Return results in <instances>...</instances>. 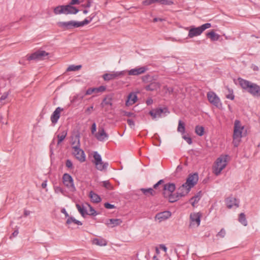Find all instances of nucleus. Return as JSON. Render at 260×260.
<instances>
[{
  "instance_id": "60",
  "label": "nucleus",
  "mask_w": 260,
  "mask_h": 260,
  "mask_svg": "<svg viewBox=\"0 0 260 260\" xmlns=\"http://www.w3.org/2000/svg\"><path fill=\"white\" fill-rule=\"evenodd\" d=\"M104 207L107 209H113L115 208V206L114 205L111 204L109 203H106L104 204Z\"/></svg>"
},
{
  "instance_id": "39",
  "label": "nucleus",
  "mask_w": 260,
  "mask_h": 260,
  "mask_svg": "<svg viewBox=\"0 0 260 260\" xmlns=\"http://www.w3.org/2000/svg\"><path fill=\"white\" fill-rule=\"evenodd\" d=\"M95 16V14H91L88 18L85 19L83 21H81L82 25H85L89 24Z\"/></svg>"
},
{
  "instance_id": "34",
  "label": "nucleus",
  "mask_w": 260,
  "mask_h": 260,
  "mask_svg": "<svg viewBox=\"0 0 260 260\" xmlns=\"http://www.w3.org/2000/svg\"><path fill=\"white\" fill-rule=\"evenodd\" d=\"M67 135V132L65 131L61 132V134L57 135V137L58 139L57 145H59L66 138Z\"/></svg>"
},
{
  "instance_id": "2",
  "label": "nucleus",
  "mask_w": 260,
  "mask_h": 260,
  "mask_svg": "<svg viewBox=\"0 0 260 260\" xmlns=\"http://www.w3.org/2000/svg\"><path fill=\"white\" fill-rule=\"evenodd\" d=\"M244 126L241 125L239 120H236L234 122L233 141V143L235 147H238L241 142L242 137V132L244 131Z\"/></svg>"
},
{
  "instance_id": "15",
  "label": "nucleus",
  "mask_w": 260,
  "mask_h": 260,
  "mask_svg": "<svg viewBox=\"0 0 260 260\" xmlns=\"http://www.w3.org/2000/svg\"><path fill=\"white\" fill-rule=\"evenodd\" d=\"M225 203L228 208L231 209L233 207L238 208L239 207V202L234 197H230L225 200Z\"/></svg>"
},
{
  "instance_id": "55",
  "label": "nucleus",
  "mask_w": 260,
  "mask_h": 260,
  "mask_svg": "<svg viewBox=\"0 0 260 260\" xmlns=\"http://www.w3.org/2000/svg\"><path fill=\"white\" fill-rule=\"evenodd\" d=\"M123 115L129 117H135L136 116V115L135 114V113H132V112H126V111L123 112Z\"/></svg>"
},
{
  "instance_id": "13",
  "label": "nucleus",
  "mask_w": 260,
  "mask_h": 260,
  "mask_svg": "<svg viewBox=\"0 0 260 260\" xmlns=\"http://www.w3.org/2000/svg\"><path fill=\"white\" fill-rule=\"evenodd\" d=\"M190 226H199L201 222V214L199 213H191L190 214Z\"/></svg>"
},
{
  "instance_id": "58",
  "label": "nucleus",
  "mask_w": 260,
  "mask_h": 260,
  "mask_svg": "<svg viewBox=\"0 0 260 260\" xmlns=\"http://www.w3.org/2000/svg\"><path fill=\"white\" fill-rule=\"evenodd\" d=\"M127 122L128 124V125L131 127V128H134V126H135V122L134 121L131 119H128L127 120Z\"/></svg>"
},
{
  "instance_id": "61",
  "label": "nucleus",
  "mask_w": 260,
  "mask_h": 260,
  "mask_svg": "<svg viewBox=\"0 0 260 260\" xmlns=\"http://www.w3.org/2000/svg\"><path fill=\"white\" fill-rule=\"evenodd\" d=\"M164 181L162 179L161 180H160L159 181H158L156 184H155L153 186V189H157V187H158V186L159 185H160L162 183H163Z\"/></svg>"
},
{
  "instance_id": "24",
  "label": "nucleus",
  "mask_w": 260,
  "mask_h": 260,
  "mask_svg": "<svg viewBox=\"0 0 260 260\" xmlns=\"http://www.w3.org/2000/svg\"><path fill=\"white\" fill-rule=\"evenodd\" d=\"M137 96L135 93L133 92L130 93L128 94L127 99L125 102L126 106H129L133 105L137 102Z\"/></svg>"
},
{
  "instance_id": "41",
  "label": "nucleus",
  "mask_w": 260,
  "mask_h": 260,
  "mask_svg": "<svg viewBox=\"0 0 260 260\" xmlns=\"http://www.w3.org/2000/svg\"><path fill=\"white\" fill-rule=\"evenodd\" d=\"M195 132L198 135L202 136L204 133V128L202 126L197 125L196 127Z\"/></svg>"
},
{
  "instance_id": "5",
  "label": "nucleus",
  "mask_w": 260,
  "mask_h": 260,
  "mask_svg": "<svg viewBox=\"0 0 260 260\" xmlns=\"http://www.w3.org/2000/svg\"><path fill=\"white\" fill-rule=\"evenodd\" d=\"M211 24L210 23H207L202 25L198 27H192L188 32V37L192 38L194 37L200 35L205 29L210 28Z\"/></svg>"
},
{
  "instance_id": "11",
  "label": "nucleus",
  "mask_w": 260,
  "mask_h": 260,
  "mask_svg": "<svg viewBox=\"0 0 260 260\" xmlns=\"http://www.w3.org/2000/svg\"><path fill=\"white\" fill-rule=\"evenodd\" d=\"M72 154L80 162H84L86 160V155L84 151L81 149L80 147L72 149Z\"/></svg>"
},
{
  "instance_id": "36",
  "label": "nucleus",
  "mask_w": 260,
  "mask_h": 260,
  "mask_svg": "<svg viewBox=\"0 0 260 260\" xmlns=\"http://www.w3.org/2000/svg\"><path fill=\"white\" fill-rule=\"evenodd\" d=\"M239 221L244 226L247 225V221L246 219L245 215L243 213L240 214L239 216Z\"/></svg>"
},
{
  "instance_id": "59",
  "label": "nucleus",
  "mask_w": 260,
  "mask_h": 260,
  "mask_svg": "<svg viewBox=\"0 0 260 260\" xmlns=\"http://www.w3.org/2000/svg\"><path fill=\"white\" fill-rule=\"evenodd\" d=\"M93 106H91L89 107H88L86 110H85V113L88 114V115H90L92 111H93Z\"/></svg>"
},
{
  "instance_id": "48",
  "label": "nucleus",
  "mask_w": 260,
  "mask_h": 260,
  "mask_svg": "<svg viewBox=\"0 0 260 260\" xmlns=\"http://www.w3.org/2000/svg\"><path fill=\"white\" fill-rule=\"evenodd\" d=\"M170 255L171 256L173 255L178 256L177 250L176 248H174L173 246H172L170 248Z\"/></svg>"
},
{
  "instance_id": "43",
  "label": "nucleus",
  "mask_w": 260,
  "mask_h": 260,
  "mask_svg": "<svg viewBox=\"0 0 260 260\" xmlns=\"http://www.w3.org/2000/svg\"><path fill=\"white\" fill-rule=\"evenodd\" d=\"M187 189V186H184L183 187V188H182V186H180L179 188H178V192H177V193L178 194V196L180 197H184L185 196H186L187 193H185V191H186V189Z\"/></svg>"
},
{
  "instance_id": "28",
  "label": "nucleus",
  "mask_w": 260,
  "mask_h": 260,
  "mask_svg": "<svg viewBox=\"0 0 260 260\" xmlns=\"http://www.w3.org/2000/svg\"><path fill=\"white\" fill-rule=\"evenodd\" d=\"M92 243L94 245H96L100 246H104L107 245V242L104 238H94L92 240Z\"/></svg>"
},
{
  "instance_id": "30",
  "label": "nucleus",
  "mask_w": 260,
  "mask_h": 260,
  "mask_svg": "<svg viewBox=\"0 0 260 260\" xmlns=\"http://www.w3.org/2000/svg\"><path fill=\"white\" fill-rule=\"evenodd\" d=\"M89 197L93 203H98L101 201V197L92 191H90Z\"/></svg>"
},
{
  "instance_id": "37",
  "label": "nucleus",
  "mask_w": 260,
  "mask_h": 260,
  "mask_svg": "<svg viewBox=\"0 0 260 260\" xmlns=\"http://www.w3.org/2000/svg\"><path fill=\"white\" fill-rule=\"evenodd\" d=\"M66 223L68 224H70L72 223H74L77 225H80L82 224V223L81 221H80L78 220H76L75 218H74V217H69L68 218Z\"/></svg>"
},
{
  "instance_id": "12",
  "label": "nucleus",
  "mask_w": 260,
  "mask_h": 260,
  "mask_svg": "<svg viewBox=\"0 0 260 260\" xmlns=\"http://www.w3.org/2000/svg\"><path fill=\"white\" fill-rule=\"evenodd\" d=\"M125 73V71H122L120 72H112L109 73L105 74L103 77L104 80L109 81L116 79L119 77L123 76Z\"/></svg>"
},
{
  "instance_id": "44",
  "label": "nucleus",
  "mask_w": 260,
  "mask_h": 260,
  "mask_svg": "<svg viewBox=\"0 0 260 260\" xmlns=\"http://www.w3.org/2000/svg\"><path fill=\"white\" fill-rule=\"evenodd\" d=\"M177 129L179 132H180L182 134H184L185 133L184 124L181 120L179 121Z\"/></svg>"
},
{
  "instance_id": "14",
  "label": "nucleus",
  "mask_w": 260,
  "mask_h": 260,
  "mask_svg": "<svg viewBox=\"0 0 260 260\" xmlns=\"http://www.w3.org/2000/svg\"><path fill=\"white\" fill-rule=\"evenodd\" d=\"M171 216V213L169 211H165L156 214L155 220H158L159 222L168 219Z\"/></svg>"
},
{
  "instance_id": "38",
  "label": "nucleus",
  "mask_w": 260,
  "mask_h": 260,
  "mask_svg": "<svg viewBox=\"0 0 260 260\" xmlns=\"http://www.w3.org/2000/svg\"><path fill=\"white\" fill-rule=\"evenodd\" d=\"M76 207L82 216L84 217L85 215H87L86 210L84 208V206H81L79 204H76Z\"/></svg>"
},
{
  "instance_id": "64",
  "label": "nucleus",
  "mask_w": 260,
  "mask_h": 260,
  "mask_svg": "<svg viewBox=\"0 0 260 260\" xmlns=\"http://www.w3.org/2000/svg\"><path fill=\"white\" fill-rule=\"evenodd\" d=\"M96 131V124L93 123L91 126V133L94 134Z\"/></svg>"
},
{
  "instance_id": "7",
  "label": "nucleus",
  "mask_w": 260,
  "mask_h": 260,
  "mask_svg": "<svg viewBox=\"0 0 260 260\" xmlns=\"http://www.w3.org/2000/svg\"><path fill=\"white\" fill-rule=\"evenodd\" d=\"M207 99L210 104L217 108H221L222 103L218 95L213 91H209L207 94Z\"/></svg>"
},
{
  "instance_id": "52",
  "label": "nucleus",
  "mask_w": 260,
  "mask_h": 260,
  "mask_svg": "<svg viewBox=\"0 0 260 260\" xmlns=\"http://www.w3.org/2000/svg\"><path fill=\"white\" fill-rule=\"evenodd\" d=\"M88 207L90 208V210H89V213H87V214L90 215H96V213L95 210L89 205H88Z\"/></svg>"
},
{
  "instance_id": "42",
  "label": "nucleus",
  "mask_w": 260,
  "mask_h": 260,
  "mask_svg": "<svg viewBox=\"0 0 260 260\" xmlns=\"http://www.w3.org/2000/svg\"><path fill=\"white\" fill-rule=\"evenodd\" d=\"M82 68L81 65H70L67 69V72L78 71Z\"/></svg>"
},
{
  "instance_id": "19",
  "label": "nucleus",
  "mask_w": 260,
  "mask_h": 260,
  "mask_svg": "<svg viewBox=\"0 0 260 260\" xmlns=\"http://www.w3.org/2000/svg\"><path fill=\"white\" fill-rule=\"evenodd\" d=\"M63 110V108L57 107L51 116V121L54 124H56L60 117V112Z\"/></svg>"
},
{
  "instance_id": "32",
  "label": "nucleus",
  "mask_w": 260,
  "mask_h": 260,
  "mask_svg": "<svg viewBox=\"0 0 260 260\" xmlns=\"http://www.w3.org/2000/svg\"><path fill=\"white\" fill-rule=\"evenodd\" d=\"M64 5L58 6L54 8L53 12L55 15L64 14Z\"/></svg>"
},
{
  "instance_id": "50",
  "label": "nucleus",
  "mask_w": 260,
  "mask_h": 260,
  "mask_svg": "<svg viewBox=\"0 0 260 260\" xmlns=\"http://www.w3.org/2000/svg\"><path fill=\"white\" fill-rule=\"evenodd\" d=\"M159 247L160 249H162V250H164L165 252H166V255L169 258H170V259L171 260V257L169 255V254H168L167 253V247L164 245V244H160L159 245Z\"/></svg>"
},
{
  "instance_id": "6",
  "label": "nucleus",
  "mask_w": 260,
  "mask_h": 260,
  "mask_svg": "<svg viewBox=\"0 0 260 260\" xmlns=\"http://www.w3.org/2000/svg\"><path fill=\"white\" fill-rule=\"evenodd\" d=\"M94 164L96 168L99 171H104L107 169L108 167V162H104L102 161L101 155L95 151L93 152Z\"/></svg>"
},
{
  "instance_id": "26",
  "label": "nucleus",
  "mask_w": 260,
  "mask_h": 260,
  "mask_svg": "<svg viewBox=\"0 0 260 260\" xmlns=\"http://www.w3.org/2000/svg\"><path fill=\"white\" fill-rule=\"evenodd\" d=\"M85 93L83 92H80L79 93L76 94L73 96L71 100V102L73 104H79L81 102L85 96Z\"/></svg>"
},
{
  "instance_id": "63",
  "label": "nucleus",
  "mask_w": 260,
  "mask_h": 260,
  "mask_svg": "<svg viewBox=\"0 0 260 260\" xmlns=\"http://www.w3.org/2000/svg\"><path fill=\"white\" fill-rule=\"evenodd\" d=\"M79 4H80L79 0H71V2L69 3V4L72 6H73V5H79Z\"/></svg>"
},
{
  "instance_id": "3",
  "label": "nucleus",
  "mask_w": 260,
  "mask_h": 260,
  "mask_svg": "<svg viewBox=\"0 0 260 260\" xmlns=\"http://www.w3.org/2000/svg\"><path fill=\"white\" fill-rule=\"evenodd\" d=\"M228 157V155H222L216 159L213 167V173L215 175H219L225 168L227 165Z\"/></svg>"
},
{
  "instance_id": "10",
  "label": "nucleus",
  "mask_w": 260,
  "mask_h": 260,
  "mask_svg": "<svg viewBox=\"0 0 260 260\" xmlns=\"http://www.w3.org/2000/svg\"><path fill=\"white\" fill-rule=\"evenodd\" d=\"M49 53L44 50H38L28 56L27 60H42L47 57Z\"/></svg>"
},
{
  "instance_id": "25",
  "label": "nucleus",
  "mask_w": 260,
  "mask_h": 260,
  "mask_svg": "<svg viewBox=\"0 0 260 260\" xmlns=\"http://www.w3.org/2000/svg\"><path fill=\"white\" fill-rule=\"evenodd\" d=\"M176 187L174 183H167L163 186V193H167L168 194L172 193L175 190Z\"/></svg>"
},
{
  "instance_id": "29",
  "label": "nucleus",
  "mask_w": 260,
  "mask_h": 260,
  "mask_svg": "<svg viewBox=\"0 0 260 260\" xmlns=\"http://www.w3.org/2000/svg\"><path fill=\"white\" fill-rule=\"evenodd\" d=\"M122 221L120 219H110L107 221V225L112 228L120 225Z\"/></svg>"
},
{
  "instance_id": "56",
  "label": "nucleus",
  "mask_w": 260,
  "mask_h": 260,
  "mask_svg": "<svg viewBox=\"0 0 260 260\" xmlns=\"http://www.w3.org/2000/svg\"><path fill=\"white\" fill-rule=\"evenodd\" d=\"M66 167L69 169H72L73 168V163L70 159H67L66 162Z\"/></svg>"
},
{
  "instance_id": "54",
  "label": "nucleus",
  "mask_w": 260,
  "mask_h": 260,
  "mask_svg": "<svg viewBox=\"0 0 260 260\" xmlns=\"http://www.w3.org/2000/svg\"><path fill=\"white\" fill-rule=\"evenodd\" d=\"M182 138H183V139H184L186 141V142L188 144H191L192 143L191 138L190 137H188V136H187V135H183L182 136Z\"/></svg>"
},
{
  "instance_id": "18",
  "label": "nucleus",
  "mask_w": 260,
  "mask_h": 260,
  "mask_svg": "<svg viewBox=\"0 0 260 260\" xmlns=\"http://www.w3.org/2000/svg\"><path fill=\"white\" fill-rule=\"evenodd\" d=\"M71 145L72 149L80 147L79 134H75L71 136Z\"/></svg>"
},
{
  "instance_id": "22",
  "label": "nucleus",
  "mask_w": 260,
  "mask_h": 260,
  "mask_svg": "<svg viewBox=\"0 0 260 260\" xmlns=\"http://www.w3.org/2000/svg\"><path fill=\"white\" fill-rule=\"evenodd\" d=\"M140 190L142 192V193L147 198H149L150 197L154 196L156 194V191L153 189L152 188H141L140 189Z\"/></svg>"
},
{
  "instance_id": "47",
  "label": "nucleus",
  "mask_w": 260,
  "mask_h": 260,
  "mask_svg": "<svg viewBox=\"0 0 260 260\" xmlns=\"http://www.w3.org/2000/svg\"><path fill=\"white\" fill-rule=\"evenodd\" d=\"M156 3H158V0H144L143 2V5L145 6H149Z\"/></svg>"
},
{
  "instance_id": "40",
  "label": "nucleus",
  "mask_w": 260,
  "mask_h": 260,
  "mask_svg": "<svg viewBox=\"0 0 260 260\" xmlns=\"http://www.w3.org/2000/svg\"><path fill=\"white\" fill-rule=\"evenodd\" d=\"M10 94V92L9 91L5 92L3 93V94L1 96L0 98V106H3L5 104H6V102H4L5 100L7 99L9 95Z\"/></svg>"
},
{
  "instance_id": "20",
  "label": "nucleus",
  "mask_w": 260,
  "mask_h": 260,
  "mask_svg": "<svg viewBox=\"0 0 260 260\" xmlns=\"http://www.w3.org/2000/svg\"><path fill=\"white\" fill-rule=\"evenodd\" d=\"M95 137L99 141H104L108 139V135L102 127L99 129L98 132L95 134Z\"/></svg>"
},
{
  "instance_id": "17",
  "label": "nucleus",
  "mask_w": 260,
  "mask_h": 260,
  "mask_svg": "<svg viewBox=\"0 0 260 260\" xmlns=\"http://www.w3.org/2000/svg\"><path fill=\"white\" fill-rule=\"evenodd\" d=\"M168 112L167 108H158L151 110L149 112V114L152 117L153 119L156 117H160L163 113Z\"/></svg>"
},
{
  "instance_id": "33",
  "label": "nucleus",
  "mask_w": 260,
  "mask_h": 260,
  "mask_svg": "<svg viewBox=\"0 0 260 260\" xmlns=\"http://www.w3.org/2000/svg\"><path fill=\"white\" fill-rule=\"evenodd\" d=\"M160 87L159 84L157 82H152L148 86H146V89L147 90L153 91L156 90Z\"/></svg>"
},
{
  "instance_id": "49",
  "label": "nucleus",
  "mask_w": 260,
  "mask_h": 260,
  "mask_svg": "<svg viewBox=\"0 0 260 260\" xmlns=\"http://www.w3.org/2000/svg\"><path fill=\"white\" fill-rule=\"evenodd\" d=\"M103 185L108 189H112V186L109 181H104L103 182Z\"/></svg>"
},
{
  "instance_id": "46",
  "label": "nucleus",
  "mask_w": 260,
  "mask_h": 260,
  "mask_svg": "<svg viewBox=\"0 0 260 260\" xmlns=\"http://www.w3.org/2000/svg\"><path fill=\"white\" fill-rule=\"evenodd\" d=\"M158 3L164 5H171L174 4L173 0H158Z\"/></svg>"
},
{
  "instance_id": "35",
  "label": "nucleus",
  "mask_w": 260,
  "mask_h": 260,
  "mask_svg": "<svg viewBox=\"0 0 260 260\" xmlns=\"http://www.w3.org/2000/svg\"><path fill=\"white\" fill-rule=\"evenodd\" d=\"M207 36L209 37L213 41H217L219 39L220 36L216 34L214 31H211L207 34Z\"/></svg>"
},
{
  "instance_id": "16",
  "label": "nucleus",
  "mask_w": 260,
  "mask_h": 260,
  "mask_svg": "<svg viewBox=\"0 0 260 260\" xmlns=\"http://www.w3.org/2000/svg\"><path fill=\"white\" fill-rule=\"evenodd\" d=\"M147 70V69L145 67L136 68L128 71V74L129 75L138 76L144 73Z\"/></svg>"
},
{
  "instance_id": "31",
  "label": "nucleus",
  "mask_w": 260,
  "mask_h": 260,
  "mask_svg": "<svg viewBox=\"0 0 260 260\" xmlns=\"http://www.w3.org/2000/svg\"><path fill=\"white\" fill-rule=\"evenodd\" d=\"M112 96L110 95H107L103 101L101 105L102 107H104L106 105H110L112 106Z\"/></svg>"
},
{
  "instance_id": "4",
  "label": "nucleus",
  "mask_w": 260,
  "mask_h": 260,
  "mask_svg": "<svg viewBox=\"0 0 260 260\" xmlns=\"http://www.w3.org/2000/svg\"><path fill=\"white\" fill-rule=\"evenodd\" d=\"M198 179L199 177L197 173H194L188 176L186 182L182 185V188H183L184 186L187 187V189L186 191H185V193H188L190 189L197 184Z\"/></svg>"
},
{
  "instance_id": "45",
  "label": "nucleus",
  "mask_w": 260,
  "mask_h": 260,
  "mask_svg": "<svg viewBox=\"0 0 260 260\" xmlns=\"http://www.w3.org/2000/svg\"><path fill=\"white\" fill-rule=\"evenodd\" d=\"M200 198L199 196H196L191 198L190 202L192 206L194 207L195 205L199 201Z\"/></svg>"
},
{
  "instance_id": "9",
  "label": "nucleus",
  "mask_w": 260,
  "mask_h": 260,
  "mask_svg": "<svg viewBox=\"0 0 260 260\" xmlns=\"http://www.w3.org/2000/svg\"><path fill=\"white\" fill-rule=\"evenodd\" d=\"M62 182L63 184L71 191H74L76 187L74 184L72 177L68 173H65L62 176Z\"/></svg>"
},
{
  "instance_id": "62",
  "label": "nucleus",
  "mask_w": 260,
  "mask_h": 260,
  "mask_svg": "<svg viewBox=\"0 0 260 260\" xmlns=\"http://www.w3.org/2000/svg\"><path fill=\"white\" fill-rule=\"evenodd\" d=\"M226 98L228 99L233 100L234 99L235 96L233 93V91H230V93L226 95Z\"/></svg>"
},
{
  "instance_id": "1",
  "label": "nucleus",
  "mask_w": 260,
  "mask_h": 260,
  "mask_svg": "<svg viewBox=\"0 0 260 260\" xmlns=\"http://www.w3.org/2000/svg\"><path fill=\"white\" fill-rule=\"evenodd\" d=\"M241 87L255 97H260V86L242 78L238 79Z\"/></svg>"
},
{
  "instance_id": "53",
  "label": "nucleus",
  "mask_w": 260,
  "mask_h": 260,
  "mask_svg": "<svg viewBox=\"0 0 260 260\" xmlns=\"http://www.w3.org/2000/svg\"><path fill=\"white\" fill-rule=\"evenodd\" d=\"M225 231L223 229H222L220 232L218 233L217 236L220 238H223L225 235Z\"/></svg>"
},
{
  "instance_id": "21",
  "label": "nucleus",
  "mask_w": 260,
  "mask_h": 260,
  "mask_svg": "<svg viewBox=\"0 0 260 260\" xmlns=\"http://www.w3.org/2000/svg\"><path fill=\"white\" fill-rule=\"evenodd\" d=\"M64 6V14H76L79 12V10L75 7L72 6L69 4Z\"/></svg>"
},
{
  "instance_id": "27",
  "label": "nucleus",
  "mask_w": 260,
  "mask_h": 260,
  "mask_svg": "<svg viewBox=\"0 0 260 260\" xmlns=\"http://www.w3.org/2000/svg\"><path fill=\"white\" fill-rule=\"evenodd\" d=\"M164 196L165 198H167L169 200V201L171 203H174L176 201H177L179 198L180 197L178 193H177V194H173L172 193H163Z\"/></svg>"
},
{
  "instance_id": "51",
  "label": "nucleus",
  "mask_w": 260,
  "mask_h": 260,
  "mask_svg": "<svg viewBox=\"0 0 260 260\" xmlns=\"http://www.w3.org/2000/svg\"><path fill=\"white\" fill-rule=\"evenodd\" d=\"M54 189L55 192L56 193H60L62 194L64 193V191H63V189L60 186H54Z\"/></svg>"
},
{
  "instance_id": "8",
  "label": "nucleus",
  "mask_w": 260,
  "mask_h": 260,
  "mask_svg": "<svg viewBox=\"0 0 260 260\" xmlns=\"http://www.w3.org/2000/svg\"><path fill=\"white\" fill-rule=\"evenodd\" d=\"M59 27L64 29H70L73 28L83 26L81 21H76L74 20L68 22H59L57 23Z\"/></svg>"
},
{
  "instance_id": "23",
  "label": "nucleus",
  "mask_w": 260,
  "mask_h": 260,
  "mask_svg": "<svg viewBox=\"0 0 260 260\" xmlns=\"http://www.w3.org/2000/svg\"><path fill=\"white\" fill-rule=\"evenodd\" d=\"M106 90V87L104 86H101L96 88H88L85 92V95H90L93 93L103 92Z\"/></svg>"
},
{
  "instance_id": "57",
  "label": "nucleus",
  "mask_w": 260,
  "mask_h": 260,
  "mask_svg": "<svg viewBox=\"0 0 260 260\" xmlns=\"http://www.w3.org/2000/svg\"><path fill=\"white\" fill-rule=\"evenodd\" d=\"M164 89L165 90L166 93L171 94L173 92V89L172 87H169L168 86H165Z\"/></svg>"
}]
</instances>
